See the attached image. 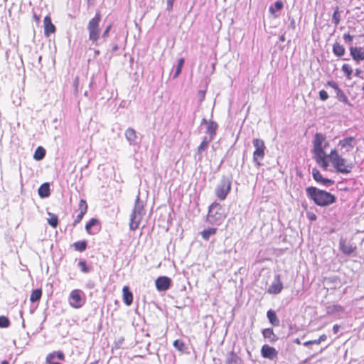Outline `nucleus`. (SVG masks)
Wrapping results in <instances>:
<instances>
[{
    "label": "nucleus",
    "instance_id": "1",
    "mask_svg": "<svg viewBox=\"0 0 364 364\" xmlns=\"http://www.w3.org/2000/svg\"><path fill=\"white\" fill-rule=\"evenodd\" d=\"M328 142L326 137L321 133H316L313 141L314 159L316 162L324 171H327L329 166L328 159H329L333 166L338 173L348 174L351 172L354 167L353 163H348L347 160L342 157L336 149L331 150L329 154H326L324 149L328 146Z\"/></svg>",
    "mask_w": 364,
    "mask_h": 364
},
{
    "label": "nucleus",
    "instance_id": "13",
    "mask_svg": "<svg viewBox=\"0 0 364 364\" xmlns=\"http://www.w3.org/2000/svg\"><path fill=\"white\" fill-rule=\"evenodd\" d=\"M312 176L314 179L318 182L322 183L323 185L326 186H329L331 185H333L334 183V181L328 178H323L318 170L316 168H313L312 170Z\"/></svg>",
    "mask_w": 364,
    "mask_h": 364
},
{
    "label": "nucleus",
    "instance_id": "19",
    "mask_svg": "<svg viewBox=\"0 0 364 364\" xmlns=\"http://www.w3.org/2000/svg\"><path fill=\"white\" fill-rule=\"evenodd\" d=\"M262 335L265 338H267L269 342L274 343L278 340V337L274 333V331L271 328H265L262 331Z\"/></svg>",
    "mask_w": 364,
    "mask_h": 364
},
{
    "label": "nucleus",
    "instance_id": "44",
    "mask_svg": "<svg viewBox=\"0 0 364 364\" xmlns=\"http://www.w3.org/2000/svg\"><path fill=\"white\" fill-rule=\"evenodd\" d=\"M319 97L321 100L325 101L328 99V95L326 91L322 90L319 92Z\"/></svg>",
    "mask_w": 364,
    "mask_h": 364
},
{
    "label": "nucleus",
    "instance_id": "16",
    "mask_svg": "<svg viewBox=\"0 0 364 364\" xmlns=\"http://www.w3.org/2000/svg\"><path fill=\"white\" fill-rule=\"evenodd\" d=\"M124 136L130 145L135 144L137 135L136 131L133 128L129 127L126 129Z\"/></svg>",
    "mask_w": 364,
    "mask_h": 364
},
{
    "label": "nucleus",
    "instance_id": "46",
    "mask_svg": "<svg viewBox=\"0 0 364 364\" xmlns=\"http://www.w3.org/2000/svg\"><path fill=\"white\" fill-rule=\"evenodd\" d=\"M198 96L200 102L203 101L205 99V91L199 90L198 93Z\"/></svg>",
    "mask_w": 364,
    "mask_h": 364
},
{
    "label": "nucleus",
    "instance_id": "61",
    "mask_svg": "<svg viewBox=\"0 0 364 364\" xmlns=\"http://www.w3.org/2000/svg\"><path fill=\"white\" fill-rule=\"evenodd\" d=\"M34 18L37 21H39V18L36 15L34 16Z\"/></svg>",
    "mask_w": 364,
    "mask_h": 364
},
{
    "label": "nucleus",
    "instance_id": "9",
    "mask_svg": "<svg viewBox=\"0 0 364 364\" xmlns=\"http://www.w3.org/2000/svg\"><path fill=\"white\" fill-rule=\"evenodd\" d=\"M82 291L79 289L73 290L69 296V303L74 308H80L84 304Z\"/></svg>",
    "mask_w": 364,
    "mask_h": 364
},
{
    "label": "nucleus",
    "instance_id": "2",
    "mask_svg": "<svg viewBox=\"0 0 364 364\" xmlns=\"http://www.w3.org/2000/svg\"><path fill=\"white\" fill-rule=\"evenodd\" d=\"M306 193L307 196L318 206H328L336 202L335 196L314 186L307 187Z\"/></svg>",
    "mask_w": 364,
    "mask_h": 364
},
{
    "label": "nucleus",
    "instance_id": "45",
    "mask_svg": "<svg viewBox=\"0 0 364 364\" xmlns=\"http://www.w3.org/2000/svg\"><path fill=\"white\" fill-rule=\"evenodd\" d=\"M52 353H55V357H57L59 360H65V355L62 351L53 352Z\"/></svg>",
    "mask_w": 364,
    "mask_h": 364
},
{
    "label": "nucleus",
    "instance_id": "23",
    "mask_svg": "<svg viewBox=\"0 0 364 364\" xmlns=\"http://www.w3.org/2000/svg\"><path fill=\"white\" fill-rule=\"evenodd\" d=\"M38 195L41 198H47L50 194V185L48 183H43L38 188Z\"/></svg>",
    "mask_w": 364,
    "mask_h": 364
},
{
    "label": "nucleus",
    "instance_id": "30",
    "mask_svg": "<svg viewBox=\"0 0 364 364\" xmlns=\"http://www.w3.org/2000/svg\"><path fill=\"white\" fill-rule=\"evenodd\" d=\"M49 218H48V224L53 227V228H56L58 225V216L51 213H48Z\"/></svg>",
    "mask_w": 364,
    "mask_h": 364
},
{
    "label": "nucleus",
    "instance_id": "34",
    "mask_svg": "<svg viewBox=\"0 0 364 364\" xmlns=\"http://www.w3.org/2000/svg\"><path fill=\"white\" fill-rule=\"evenodd\" d=\"M183 64H184V59L180 58L178 61V65L176 68L175 73L173 74V78L178 77V76L180 75V73L181 72V69L183 66Z\"/></svg>",
    "mask_w": 364,
    "mask_h": 364
},
{
    "label": "nucleus",
    "instance_id": "37",
    "mask_svg": "<svg viewBox=\"0 0 364 364\" xmlns=\"http://www.w3.org/2000/svg\"><path fill=\"white\" fill-rule=\"evenodd\" d=\"M10 325V321L9 319L4 316H0V328H7Z\"/></svg>",
    "mask_w": 364,
    "mask_h": 364
},
{
    "label": "nucleus",
    "instance_id": "58",
    "mask_svg": "<svg viewBox=\"0 0 364 364\" xmlns=\"http://www.w3.org/2000/svg\"><path fill=\"white\" fill-rule=\"evenodd\" d=\"M360 70L359 69H357V70H355V75H356V76H358V75H360Z\"/></svg>",
    "mask_w": 364,
    "mask_h": 364
},
{
    "label": "nucleus",
    "instance_id": "24",
    "mask_svg": "<svg viewBox=\"0 0 364 364\" xmlns=\"http://www.w3.org/2000/svg\"><path fill=\"white\" fill-rule=\"evenodd\" d=\"M284 7V4L281 1H277L274 6H271L269 11L274 18H277L279 15L276 14V11H281Z\"/></svg>",
    "mask_w": 364,
    "mask_h": 364
},
{
    "label": "nucleus",
    "instance_id": "4",
    "mask_svg": "<svg viewBox=\"0 0 364 364\" xmlns=\"http://www.w3.org/2000/svg\"><path fill=\"white\" fill-rule=\"evenodd\" d=\"M221 205L218 203H213L210 207L207 216L208 221L213 225H220L225 219Z\"/></svg>",
    "mask_w": 364,
    "mask_h": 364
},
{
    "label": "nucleus",
    "instance_id": "7",
    "mask_svg": "<svg viewBox=\"0 0 364 364\" xmlns=\"http://www.w3.org/2000/svg\"><path fill=\"white\" fill-rule=\"evenodd\" d=\"M253 146L255 149L253 152V161L257 164V166L262 165L261 161L264 157L265 145L262 139H254L252 141Z\"/></svg>",
    "mask_w": 364,
    "mask_h": 364
},
{
    "label": "nucleus",
    "instance_id": "59",
    "mask_svg": "<svg viewBox=\"0 0 364 364\" xmlns=\"http://www.w3.org/2000/svg\"><path fill=\"white\" fill-rule=\"evenodd\" d=\"M88 28L91 31V21L88 23ZM90 37L91 38V33H90Z\"/></svg>",
    "mask_w": 364,
    "mask_h": 364
},
{
    "label": "nucleus",
    "instance_id": "32",
    "mask_svg": "<svg viewBox=\"0 0 364 364\" xmlns=\"http://www.w3.org/2000/svg\"><path fill=\"white\" fill-rule=\"evenodd\" d=\"M341 21V14L339 12L338 7H336L335 11L332 16V22L335 25V26H337Z\"/></svg>",
    "mask_w": 364,
    "mask_h": 364
},
{
    "label": "nucleus",
    "instance_id": "41",
    "mask_svg": "<svg viewBox=\"0 0 364 364\" xmlns=\"http://www.w3.org/2000/svg\"><path fill=\"white\" fill-rule=\"evenodd\" d=\"M78 266L80 267L81 270L83 272H89V269L87 268V264H86V262L85 261H80L78 262Z\"/></svg>",
    "mask_w": 364,
    "mask_h": 364
},
{
    "label": "nucleus",
    "instance_id": "57",
    "mask_svg": "<svg viewBox=\"0 0 364 364\" xmlns=\"http://www.w3.org/2000/svg\"><path fill=\"white\" fill-rule=\"evenodd\" d=\"M279 40L282 42H284L285 41V37L284 35H282L279 38Z\"/></svg>",
    "mask_w": 364,
    "mask_h": 364
},
{
    "label": "nucleus",
    "instance_id": "10",
    "mask_svg": "<svg viewBox=\"0 0 364 364\" xmlns=\"http://www.w3.org/2000/svg\"><path fill=\"white\" fill-rule=\"evenodd\" d=\"M283 289V284L280 275L276 274L272 284L269 287L267 292L273 294H279Z\"/></svg>",
    "mask_w": 364,
    "mask_h": 364
},
{
    "label": "nucleus",
    "instance_id": "27",
    "mask_svg": "<svg viewBox=\"0 0 364 364\" xmlns=\"http://www.w3.org/2000/svg\"><path fill=\"white\" fill-rule=\"evenodd\" d=\"M45 155L46 149L42 146H38L34 152L33 158L37 161H40L45 157Z\"/></svg>",
    "mask_w": 364,
    "mask_h": 364
},
{
    "label": "nucleus",
    "instance_id": "11",
    "mask_svg": "<svg viewBox=\"0 0 364 364\" xmlns=\"http://www.w3.org/2000/svg\"><path fill=\"white\" fill-rule=\"evenodd\" d=\"M171 279L165 276L159 277L156 279L155 284L158 291H164L170 288Z\"/></svg>",
    "mask_w": 364,
    "mask_h": 364
},
{
    "label": "nucleus",
    "instance_id": "53",
    "mask_svg": "<svg viewBox=\"0 0 364 364\" xmlns=\"http://www.w3.org/2000/svg\"><path fill=\"white\" fill-rule=\"evenodd\" d=\"M209 121H208L207 119H205V118H203L201 121V124H205L207 125V123H208Z\"/></svg>",
    "mask_w": 364,
    "mask_h": 364
},
{
    "label": "nucleus",
    "instance_id": "60",
    "mask_svg": "<svg viewBox=\"0 0 364 364\" xmlns=\"http://www.w3.org/2000/svg\"><path fill=\"white\" fill-rule=\"evenodd\" d=\"M1 364H9V363L7 360H3Z\"/></svg>",
    "mask_w": 364,
    "mask_h": 364
},
{
    "label": "nucleus",
    "instance_id": "14",
    "mask_svg": "<svg viewBox=\"0 0 364 364\" xmlns=\"http://www.w3.org/2000/svg\"><path fill=\"white\" fill-rule=\"evenodd\" d=\"M44 24V35L47 37L50 36V34L55 32V26L52 23L51 18L50 16H46L43 19Z\"/></svg>",
    "mask_w": 364,
    "mask_h": 364
},
{
    "label": "nucleus",
    "instance_id": "35",
    "mask_svg": "<svg viewBox=\"0 0 364 364\" xmlns=\"http://www.w3.org/2000/svg\"><path fill=\"white\" fill-rule=\"evenodd\" d=\"M342 70L346 74V77L348 78L350 77V75H351V74L353 73V70H352V68H351L350 65H348V64H343V66H342Z\"/></svg>",
    "mask_w": 364,
    "mask_h": 364
},
{
    "label": "nucleus",
    "instance_id": "25",
    "mask_svg": "<svg viewBox=\"0 0 364 364\" xmlns=\"http://www.w3.org/2000/svg\"><path fill=\"white\" fill-rule=\"evenodd\" d=\"M267 316L269 322L273 326H278L279 325V320L274 311L269 310L267 313Z\"/></svg>",
    "mask_w": 364,
    "mask_h": 364
},
{
    "label": "nucleus",
    "instance_id": "47",
    "mask_svg": "<svg viewBox=\"0 0 364 364\" xmlns=\"http://www.w3.org/2000/svg\"><path fill=\"white\" fill-rule=\"evenodd\" d=\"M328 85H329L331 87H333L335 90H336L337 89L339 88L338 85H337V83L335 82L334 81H329V82H328Z\"/></svg>",
    "mask_w": 364,
    "mask_h": 364
},
{
    "label": "nucleus",
    "instance_id": "62",
    "mask_svg": "<svg viewBox=\"0 0 364 364\" xmlns=\"http://www.w3.org/2000/svg\"><path fill=\"white\" fill-rule=\"evenodd\" d=\"M295 342H296V343H298V344H300V341H299V339H296V340L295 341Z\"/></svg>",
    "mask_w": 364,
    "mask_h": 364
},
{
    "label": "nucleus",
    "instance_id": "33",
    "mask_svg": "<svg viewBox=\"0 0 364 364\" xmlns=\"http://www.w3.org/2000/svg\"><path fill=\"white\" fill-rule=\"evenodd\" d=\"M336 97L338 99V100H340L341 102H343L346 104L348 103V99L347 96L344 94V92L340 88L337 89L336 90Z\"/></svg>",
    "mask_w": 364,
    "mask_h": 364
},
{
    "label": "nucleus",
    "instance_id": "20",
    "mask_svg": "<svg viewBox=\"0 0 364 364\" xmlns=\"http://www.w3.org/2000/svg\"><path fill=\"white\" fill-rule=\"evenodd\" d=\"M212 141L211 137L204 136L200 146L198 147L197 154L199 159H201V154L208 149L209 143Z\"/></svg>",
    "mask_w": 364,
    "mask_h": 364
},
{
    "label": "nucleus",
    "instance_id": "18",
    "mask_svg": "<svg viewBox=\"0 0 364 364\" xmlns=\"http://www.w3.org/2000/svg\"><path fill=\"white\" fill-rule=\"evenodd\" d=\"M78 206H79L80 213L77 215L76 219L75 220V223H77L82 220L83 215L87 212V205L85 200H80Z\"/></svg>",
    "mask_w": 364,
    "mask_h": 364
},
{
    "label": "nucleus",
    "instance_id": "50",
    "mask_svg": "<svg viewBox=\"0 0 364 364\" xmlns=\"http://www.w3.org/2000/svg\"><path fill=\"white\" fill-rule=\"evenodd\" d=\"M318 339L320 341V343H321L322 341H324L326 339V336L325 334H323L320 336Z\"/></svg>",
    "mask_w": 364,
    "mask_h": 364
},
{
    "label": "nucleus",
    "instance_id": "21",
    "mask_svg": "<svg viewBox=\"0 0 364 364\" xmlns=\"http://www.w3.org/2000/svg\"><path fill=\"white\" fill-rule=\"evenodd\" d=\"M123 292V299L124 302L127 305L130 306L133 301V295L132 293L129 291V289L127 286H124L122 289Z\"/></svg>",
    "mask_w": 364,
    "mask_h": 364
},
{
    "label": "nucleus",
    "instance_id": "36",
    "mask_svg": "<svg viewBox=\"0 0 364 364\" xmlns=\"http://www.w3.org/2000/svg\"><path fill=\"white\" fill-rule=\"evenodd\" d=\"M238 360V356L235 353H231L230 356L227 358V364H236Z\"/></svg>",
    "mask_w": 364,
    "mask_h": 364
},
{
    "label": "nucleus",
    "instance_id": "64",
    "mask_svg": "<svg viewBox=\"0 0 364 364\" xmlns=\"http://www.w3.org/2000/svg\"><path fill=\"white\" fill-rule=\"evenodd\" d=\"M95 53L98 55L100 53V51L98 50H97L95 51Z\"/></svg>",
    "mask_w": 364,
    "mask_h": 364
},
{
    "label": "nucleus",
    "instance_id": "40",
    "mask_svg": "<svg viewBox=\"0 0 364 364\" xmlns=\"http://www.w3.org/2000/svg\"><path fill=\"white\" fill-rule=\"evenodd\" d=\"M55 358V353H49L46 358L47 364H61L60 363L53 362V359Z\"/></svg>",
    "mask_w": 364,
    "mask_h": 364
},
{
    "label": "nucleus",
    "instance_id": "26",
    "mask_svg": "<svg viewBox=\"0 0 364 364\" xmlns=\"http://www.w3.org/2000/svg\"><path fill=\"white\" fill-rule=\"evenodd\" d=\"M333 53L338 57H341L345 53V48L340 43L336 42L333 46Z\"/></svg>",
    "mask_w": 364,
    "mask_h": 364
},
{
    "label": "nucleus",
    "instance_id": "55",
    "mask_svg": "<svg viewBox=\"0 0 364 364\" xmlns=\"http://www.w3.org/2000/svg\"><path fill=\"white\" fill-rule=\"evenodd\" d=\"M333 328V331L335 333H336L338 331V326L337 325H334Z\"/></svg>",
    "mask_w": 364,
    "mask_h": 364
},
{
    "label": "nucleus",
    "instance_id": "56",
    "mask_svg": "<svg viewBox=\"0 0 364 364\" xmlns=\"http://www.w3.org/2000/svg\"><path fill=\"white\" fill-rule=\"evenodd\" d=\"M309 218H310L311 220H316V215L312 214V215L309 217Z\"/></svg>",
    "mask_w": 364,
    "mask_h": 364
},
{
    "label": "nucleus",
    "instance_id": "39",
    "mask_svg": "<svg viewBox=\"0 0 364 364\" xmlns=\"http://www.w3.org/2000/svg\"><path fill=\"white\" fill-rule=\"evenodd\" d=\"M173 346L180 351H183L185 349V344L181 340L174 341Z\"/></svg>",
    "mask_w": 364,
    "mask_h": 364
},
{
    "label": "nucleus",
    "instance_id": "54",
    "mask_svg": "<svg viewBox=\"0 0 364 364\" xmlns=\"http://www.w3.org/2000/svg\"><path fill=\"white\" fill-rule=\"evenodd\" d=\"M309 345H312L311 341H309L304 343V346H308Z\"/></svg>",
    "mask_w": 364,
    "mask_h": 364
},
{
    "label": "nucleus",
    "instance_id": "22",
    "mask_svg": "<svg viewBox=\"0 0 364 364\" xmlns=\"http://www.w3.org/2000/svg\"><path fill=\"white\" fill-rule=\"evenodd\" d=\"M218 129V124L216 122L213 121H209L206 125V133L209 134L208 137H211L212 140L213 139L215 135L216 134V131Z\"/></svg>",
    "mask_w": 364,
    "mask_h": 364
},
{
    "label": "nucleus",
    "instance_id": "28",
    "mask_svg": "<svg viewBox=\"0 0 364 364\" xmlns=\"http://www.w3.org/2000/svg\"><path fill=\"white\" fill-rule=\"evenodd\" d=\"M41 296H42L41 289H35L31 294L30 301L32 303L36 302L41 299Z\"/></svg>",
    "mask_w": 364,
    "mask_h": 364
},
{
    "label": "nucleus",
    "instance_id": "15",
    "mask_svg": "<svg viewBox=\"0 0 364 364\" xmlns=\"http://www.w3.org/2000/svg\"><path fill=\"white\" fill-rule=\"evenodd\" d=\"M352 58L355 61L364 60V50L362 47H350Z\"/></svg>",
    "mask_w": 364,
    "mask_h": 364
},
{
    "label": "nucleus",
    "instance_id": "48",
    "mask_svg": "<svg viewBox=\"0 0 364 364\" xmlns=\"http://www.w3.org/2000/svg\"><path fill=\"white\" fill-rule=\"evenodd\" d=\"M175 0H167V9L171 10Z\"/></svg>",
    "mask_w": 364,
    "mask_h": 364
},
{
    "label": "nucleus",
    "instance_id": "6",
    "mask_svg": "<svg viewBox=\"0 0 364 364\" xmlns=\"http://www.w3.org/2000/svg\"><path fill=\"white\" fill-rule=\"evenodd\" d=\"M231 179L226 176H223L215 190V193L218 198L221 200H225L231 190Z\"/></svg>",
    "mask_w": 364,
    "mask_h": 364
},
{
    "label": "nucleus",
    "instance_id": "49",
    "mask_svg": "<svg viewBox=\"0 0 364 364\" xmlns=\"http://www.w3.org/2000/svg\"><path fill=\"white\" fill-rule=\"evenodd\" d=\"M295 20L294 18H291V22H290V24H289V27L291 28L292 29H294L295 28Z\"/></svg>",
    "mask_w": 364,
    "mask_h": 364
},
{
    "label": "nucleus",
    "instance_id": "12",
    "mask_svg": "<svg viewBox=\"0 0 364 364\" xmlns=\"http://www.w3.org/2000/svg\"><path fill=\"white\" fill-rule=\"evenodd\" d=\"M261 354L264 358L274 360L277 358L278 352L274 348L265 344L261 348Z\"/></svg>",
    "mask_w": 364,
    "mask_h": 364
},
{
    "label": "nucleus",
    "instance_id": "63",
    "mask_svg": "<svg viewBox=\"0 0 364 364\" xmlns=\"http://www.w3.org/2000/svg\"><path fill=\"white\" fill-rule=\"evenodd\" d=\"M361 90H362V91L363 92V93H364V83H363V87H362V88H361Z\"/></svg>",
    "mask_w": 364,
    "mask_h": 364
},
{
    "label": "nucleus",
    "instance_id": "5",
    "mask_svg": "<svg viewBox=\"0 0 364 364\" xmlns=\"http://www.w3.org/2000/svg\"><path fill=\"white\" fill-rule=\"evenodd\" d=\"M100 14L97 13L95 16L92 18V43H95L96 45L101 44L105 41L111 29V25H108L106 27L101 38L102 41L99 43L98 40H100V33L99 21L100 20Z\"/></svg>",
    "mask_w": 364,
    "mask_h": 364
},
{
    "label": "nucleus",
    "instance_id": "42",
    "mask_svg": "<svg viewBox=\"0 0 364 364\" xmlns=\"http://www.w3.org/2000/svg\"><path fill=\"white\" fill-rule=\"evenodd\" d=\"M343 40L346 43L348 44H351L353 40V36L350 35L349 33H345L343 35Z\"/></svg>",
    "mask_w": 364,
    "mask_h": 364
},
{
    "label": "nucleus",
    "instance_id": "17",
    "mask_svg": "<svg viewBox=\"0 0 364 364\" xmlns=\"http://www.w3.org/2000/svg\"><path fill=\"white\" fill-rule=\"evenodd\" d=\"M339 245L341 251L346 255H350L356 249L355 246H353L349 243L346 244L343 239L340 240Z\"/></svg>",
    "mask_w": 364,
    "mask_h": 364
},
{
    "label": "nucleus",
    "instance_id": "8",
    "mask_svg": "<svg viewBox=\"0 0 364 364\" xmlns=\"http://www.w3.org/2000/svg\"><path fill=\"white\" fill-rule=\"evenodd\" d=\"M356 144L357 140L355 137L348 136L339 141L338 147L341 154L344 155L353 150Z\"/></svg>",
    "mask_w": 364,
    "mask_h": 364
},
{
    "label": "nucleus",
    "instance_id": "38",
    "mask_svg": "<svg viewBox=\"0 0 364 364\" xmlns=\"http://www.w3.org/2000/svg\"><path fill=\"white\" fill-rule=\"evenodd\" d=\"M343 310V308L340 305H332L327 308V311L328 314L339 312Z\"/></svg>",
    "mask_w": 364,
    "mask_h": 364
},
{
    "label": "nucleus",
    "instance_id": "31",
    "mask_svg": "<svg viewBox=\"0 0 364 364\" xmlns=\"http://www.w3.org/2000/svg\"><path fill=\"white\" fill-rule=\"evenodd\" d=\"M87 242L83 240V241H77V242H74L73 244V246L76 251L82 252V251L85 250V249L87 247Z\"/></svg>",
    "mask_w": 364,
    "mask_h": 364
},
{
    "label": "nucleus",
    "instance_id": "43",
    "mask_svg": "<svg viewBox=\"0 0 364 364\" xmlns=\"http://www.w3.org/2000/svg\"><path fill=\"white\" fill-rule=\"evenodd\" d=\"M92 231L95 230L96 231H99L100 229V226L99 225V222L97 220L92 218Z\"/></svg>",
    "mask_w": 364,
    "mask_h": 364
},
{
    "label": "nucleus",
    "instance_id": "52",
    "mask_svg": "<svg viewBox=\"0 0 364 364\" xmlns=\"http://www.w3.org/2000/svg\"><path fill=\"white\" fill-rule=\"evenodd\" d=\"M85 228H86L87 230L89 232L90 228H91V221H90L89 223H87L86 224Z\"/></svg>",
    "mask_w": 364,
    "mask_h": 364
},
{
    "label": "nucleus",
    "instance_id": "3",
    "mask_svg": "<svg viewBox=\"0 0 364 364\" xmlns=\"http://www.w3.org/2000/svg\"><path fill=\"white\" fill-rule=\"evenodd\" d=\"M146 214L144 202L140 200L139 195L136 196L134 207L130 215L129 228L132 230H136Z\"/></svg>",
    "mask_w": 364,
    "mask_h": 364
},
{
    "label": "nucleus",
    "instance_id": "51",
    "mask_svg": "<svg viewBox=\"0 0 364 364\" xmlns=\"http://www.w3.org/2000/svg\"><path fill=\"white\" fill-rule=\"evenodd\" d=\"M311 342H312V344H320V341L318 339H316V340H311Z\"/></svg>",
    "mask_w": 364,
    "mask_h": 364
},
{
    "label": "nucleus",
    "instance_id": "29",
    "mask_svg": "<svg viewBox=\"0 0 364 364\" xmlns=\"http://www.w3.org/2000/svg\"><path fill=\"white\" fill-rule=\"evenodd\" d=\"M216 232H217V228H208V229L203 230L201 232V235L204 240H208L209 239L210 236L215 235L216 233Z\"/></svg>",
    "mask_w": 364,
    "mask_h": 364
}]
</instances>
